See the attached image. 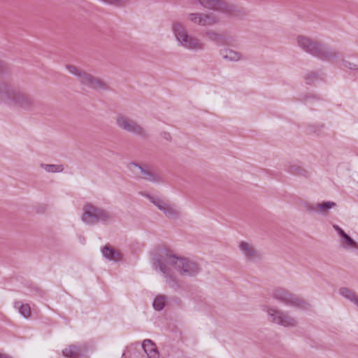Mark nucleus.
<instances>
[{
	"instance_id": "obj_12",
	"label": "nucleus",
	"mask_w": 358,
	"mask_h": 358,
	"mask_svg": "<svg viewBox=\"0 0 358 358\" xmlns=\"http://www.w3.org/2000/svg\"><path fill=\"white\" fill-rule=\"evenodd\" d=\"M187 18L190 22L201 27H211L220 22V17L212 13H190Z\"/></svg>"
},
{
	"instance_id": "obj_23",
	"label": "nucleus",
	"mask_w": 358,
	"mask_h": 358,
	"mask_svg": "<svg viewBox=\"0 0 358 358\" xmlns=\"http://www.w3.org/2000/svg\"><path fill=\"white\" fill-rule=\"evenodd\" d=\"M339 293L346 299L352 301L357 306L358 305V296L353 290L347 287H342L339 289Z\"/></svg>"
},
{
	"instance_id": "obj_1",
	"label": "nucleus",
	"mask_w": 358,
	"mask_h": 358,
	"mask_svg": "<svg viewBox=\"0 0 358 358\" xmlns=\"http://www.w3.org/2000/svg\"><path fill=\"white\" fill-rule=\"evenodd\" d=\"M0 102L35 115L44 113L46 108L41 100L13 83L4 81H0Z\"/></svg>"
},
{
	"instance_id": "obj_22",
	"label": "nucleus",
	"mask_w": 358,
	"mask_h": 358,
	"mask_svg": "<svg viewBox=\"0 0 358 358\" xmlns=\"http://www.w3.org/2000/svg\"><path fill=\"white\" fill-rule=\"evenodd\" d=\"M14 308H16L24 318H29L31 315V307L28 303H23L20 301H15Z\"/></svg>"
},
{
	"instance_id": "obj_10",
	"label": "nucleus",
	"mask_w": 358,
	"mask_h": 358,
	"mask_svg": "<svg viewBox=\"0 0 358 358\" xmlns=\"http://www.w3.org/2000/svg\"><path fill=\"white\" fill-rule=\"evenodd\" d=\"M82 220L87 224H94L99 222L108 221L112 218L110 213L103 208H100L87 203L84 206Z\"/></svg>"
},
{
	"instance_id": "obj_14",
	"label": "nucleus",
	"mask_w": 358,
	"mask_h": 358,
	"mask_svg": "<svg viewBox=\"0 0 358 358\" xmlns=\"http://www.w3.org/2000/svg\"><path fill=\"white\" fill-rule=\"evenodd\" d=\"M148 197L150 201L158 208L159 210L164 213L166 217L169 219H176L178 217L179 212L173 205H171L159 198L151 196H148Z\"/></svg>"
},
{
	"instance_id": "obj_36",
	"label": "nucleus",
	"mask_w": 358,
	"mask_h": 358,
	"mask_svg": "<svg viewBox=\"0 0 358 358\" xmlns=\"http://www.w3.org/2000/svg\"><path fill=\"white\" fill-rule=\"evenodd\" d=\"M357 306H358V304H357Z\"/></svg>"
},
{
	"instance_id": "obj_15",
	"label": "nucleus",
	"mask_w": 358,
	"mask_h": 358,
	"mask_svg": "<svg viewBox=\"0 0 358 358\" xmlns=\"http://www.w3.org/2000/svg\"><path fill=\"white\" fill-rule=\"evenodd\" d=\"M336 206V203L333 201H324L323 203L306 202L304 203L303 207L308 213L327 215L329 210Z\"/></svg>"
},
{
	"instance_id": "obj_16",
	"label": "nucleus",
	"mask_w": 358,
	"mask_h": 358,
	"mask_svg": "<svg viewBox=\"0 0 358 358\" xmlns=\"http://www.w3.org/2000/svg\"><path fill=\"white\" fill-rule=\"evenodd\" d=\"M239 248L248 261H255L260 258V252L255 249L253 245L249 243L241 241L239 243Z\"/></svg>"
},
{
	"instance_id": "obj_2",
	"label": "nucleus",
	"mask_w": 358,
	"mask_h": 358,
	"mask_svg": "<svg viewBox=\"0 0 358 358\" xmlns=\"http://www.w3.org/2000/svg\"><path fill=\"white\" fill-rule=\"evenodd\" d=\"M158 254L182 276L194 277L200 272L199 264L187 258L178 257L166 250H160Z\"/></svg>"
},
{
	"instance_id": "obj_28",
	"label": "nucleus",
	"mask_w": 358,
	"mask_h": 358,
	"mask_svg": "<svg viewBox=\"0 0 358 358\" xmlns=\"http://www.w3.org/2000/svg\"><path fill=\"white\" fill-rule=\"evenodd\" d=\"M320 77L319 76L313 72L308 73L305 76V80L306 81V83L308 85H311L315 83V82L317 80H319Z\"/></svg>"
},
{
	"instance_id": "obj_33",
	"label": "nucleus",
	"mask_w": 358,
	"mask_h": 358,
	"mask_svg": "<svg viewBox=\"0 0 358 358\" xmlns=\"http://www.w3.org/2000/svg\"><path fill=\"white\" fill-rule=\"evenodd\" d=\"M310 96L308 95H301V96L299 98L300 101H306L309 99Z\"/></svg>"
},
{
	"instance_id": "obj_30",
	"label": "nucleus",
	"mask_w": 358,
	"mask_h": 358,
	"mask_svg": "<svg viewBox=\"0 0 358 358\" xmlns=\"http://www.w3.org/2000/svg\"><path fill=\"white\" fill-rule=\"evenodd\" d=\"M333 227L337 231V233L339 234L341 238L346 234L341 227H339L336 224H334Z\"/></svg>"
},
{
	"instance_id": "obj_20",
	"label": "nucleus",
	"mask_w": 358,
	"mask_h": 358,
	"mask_svg": "<svg viewBox=\"0 0 358 358\" xmlns=\"http://www.w3.org/2000/svg\"><path fill=\"white\" fill-rule=\"evenodd\" d=\"M220 55L225 60L230 62H238L242 59V54L229 48H224L220 50Z\"/></svg>"
},
{
	"instance_id": "obj_18",
	"label": "nucleus",
	"mask_w": 358,
	"mask_h": 358,
	"mask_svg": "<svg viewBox=\"0 0 358 358\" xmlns=\"http://www.w3.org/2000/svg\"><path fill=\"white\" fill-rule=\"evenodd\" d=\"M103 256L107 259L113 262H119L122 259V254L120 251L115 250L110 245H106L101 249Z\"/></svg>"
},
{
	"instance_id": "obj_34",
	"label": "nucleus",
	"mask_w": 358,
	"mask_h": 358,
	"mask_svg": "<svg viewBox=\"0 0 358 358\" xmlns=\"http://www.w3.org/2000/svg\"><path fill=\"white\" fill-rule=\"evenodd\" d=\"M0 358H12L11 357L8 356L6 354H1L0 353Z\"/></svg>"
},
{
	"instance_id": "obj_7",
	"label": "nucleus",
	"mask_w": 358,
	"mask_h": 358,
	"mask_svg": "<svg viewBox=\"0 0 358 358\" xmlns=\"http://www.w3.org/2000/svg\"><path fill=\"white\" fill-rule=\"evenodd\" d=\"M269 294L272 299L286 306L300 308H308L310 306V304L304 299L297 296L284 287H274Z\"/></svg>"
},
{
	"instance_id": "obj_17",
	"label": "nucleus",
	"mask_w": 358,
	"mask_h": 358,
	"mask_svg": "<svg viewBox=\"0 0 358 358\" xmlns=\"http://www.w3.org/2000/svg\"><path fill=\"white\" fill-rule=\"evenodd\" d=\"M84 350L80 346L70 345L62 350V354L66 358H81L84 355Z\"/></svg>"
},
{
	"instance_id": "obj_13",
	"label": "nucleus",
	"mask_w": 358,
	"mask_h": 358,
	"mask_svg": "<svg viewBox=\"0 0 358 358\" xmlns=\"http://www.w3.org/2000/svg\"><path fill=\"white\" fill-rule=\"evenodd\" d=\"M129 167L134 173L138 175L140 178L144 180H147L155 183L162 181V178L159 173L151 168L145 167L134 162L130 163Z\"/></svg>"
},
{
	"instance_id": "obj_24",
	"label": "nucleus",
	"mask_w": 358,
	"mask_h": 358,
	"mask_svg": "<svg viewBox=\"0 0 358 358\" xmlns=\"http://www.w3.org/2000/svg\"><path fill=\"white\" fill-rule=\"evenodd\" d=\"M287 171L291 174L297 176L309 177L310 174L307 170L298 164H291L288 166Z\"/></svg>"
},
{
	"instance_id": "obj_11",
	"label": "nucleus",
	"mask_w": 358,
	"mask_h": 358,
	"mask_svg": "<svg viewBox=\"0 0 358 358\" xmlns=\"http://www.w3.org/2000/svg\"><path fill=\"white\" fill-rule=\"evenodd\" d=\"M199 3L202 8L213 11L231 15L235 6L224 0H192V3Z\"/></svg>"
},
{
	"instance_id": "obj_25",
	"label": "nucleus",
	"mask_w": 358,
	"mask_h": 358,
	"mask_svg": "<svg viewBox=\"0 0 358 358\" xmlns=\"http://www.w3.org/2000/svg\"><path fill=\"white\" fill-rule=\"evenodd\" d=\"M341 244L345 249H358V243L347 234L341 237Z\"/></svg>"
},
{
	"instance_id": "obj_26",
	"label": "nucleus",
	"mask_w": 358,
	"mask_h": 358,
	"mask_svg": "<svg viewBox=\"0 0 358 358\" xmlns=\"http://www.w3.org/2000/svg\"><path fill=\"white\" fill-rule=\"evenodd\" d=\"M168 297L166 295H157L153 301V307L156 310H162L166 303Z\"/></svg>"
},
{
	"instance_id": "obj_21",
	"label": "nucleus",
	"mask_w": 358,
	"mask_h": 358,
	"mask_svg": "<svg viewBox=\"0 0 358 358\" xmlns=\"http://www.w3.org/2000/svg\"><path fill=\"white\" fill-rule=\"evenodd\" d=\"M204 36L210 41L217 44H222L225 42V36L213 29H207L205 31Z\"/></svg>"
},
{
	"instance_id": "obj_35",
	"label": "nucleus",
	"mask_w": 358,
	"mask_h": 358,
	"mask_svg": "<svg viewBox=\"0 0 358 358\" xmlns=\"http://www.w3.org/2000/svg\"><path fill=\"white\" fill-rule=\"evenodd\" d=\"M3 69V63L0 61V70Z\"/></svg>"
},
{
	"instance_id": "obj_5",
	"label": "nucleus",
	"mask_w": 358,
	"mask_h": 358,
	"mask_svg": "<svg viewBox=\"0 0 358 358\" xmlns=\"http://www.w3.org/2000/svg\"><path fill=\"white\" fill-rule=\"evenodd\" d=\"M68 71L74 75L80 85L93 90H108V84L101 78L96 77L85 70L71 64L66 66Z\"/></svg>"
},
{
	"instance_id": "obj_3",
	"label": "nucleus",
	"mask_w": 358,
	"mask_h": 358,
	"mask_svg": "<svg viewBox=\"0 0 358 358\" xmlns=\"http://www.w3.org/2000/svg\"><path fill=\"white\" fill-rule=\"evenodd\" d=\"M299 46L304 51L324 60H331L339 56V52L307 36L297 38Z\"/></svg>"
},
{
	"instance_id": "obj_6",
	"label": "nucleus",
	"mask_w": 358,
	"mask_h": 358,
	"mask_svg": "<svg viewBox=\"0 0 358 358\" xmlns=\"http://www.w3.org/2000/svg\"><path fill=\"white\" fill-rule=\"evenodd\" d=\"M152 263L153 268L163 274L165 283L170 289L174 292H178L182 289V285L174 275L173 268L158 253L152 257Z\"/></svg>"
},
{
	"instance_id": "obj_31",
	"label": "nucleus",
	"mask_w": 358,
	"mask_h": 358,
	"mask_svg": "<svg viewBox=\"0 0 358 358\" xmlns=\"http://www.w3.org/2000/svg\"><path fill=\"white\" fill-rule=\"evenodd\" d=\"M343 66L350 69H356L357 65L349 62L344 61Z\"/></svg>"
},
{
	"instance_id": "obj_8",
	"label": "nucleus",
	"mask_w": 358,
	"mask_h": 358,
	"mask_svg": "<svg viewBox=\"0 0 358 358\" xmlns=\"http://www.w3.org/2000/svg\"><path fill=\"white\" fill-rule=\"evenodd\" d=\"M262 310L266 313L268 317V321L282 325L285 327H295L298 322L288 312L283 311L275 307H271L266 304L261 306Z\"/></svg>"
},
{
	"instance_id": "obj_27",
	"label": "nucleus",
	"mask_w": 358,
	"mask_h": 358,
	"mask_svg": "<svg viewBox=\"0 0 358 358\" xmlns=\"http://www.w3.org/2000/svg\"><path fill=\"white\" fill-rule=\"evenodd\" d=\"M41 167L45 169V171L49 173H59L64 170V166L62 164H41Z\"/></svg>"
},
{
	"instance_id": "obj_9",
	"label": "nucleus",
	"mask_w": 358,
	"mask_h": 358,
	"mask_svg": "<svg viewBox=\"0 0 358 358\" xmlns=\"http://www.w3.org/2000/svg\"><path fill=\"white\" fill-rule=\"evenodd\" d=\"M115 123L119 129L124 131L143 138L148 137L147 131L142 125L124 114H117L115 117Z\"/></svg>"
},
{
	"instance_id": "obj_32",
	"label": "nucleus",
	"mask_w": 358,
	"mask_h": 358,
	"mask_svg": "<svg viewBox=\"0 0 358 358\" xmlns=\"http://www.w3.org/2000/svg\"><path fill=\"white\" fill-rule=\"evenodd\" d=\"M161 136L162 137L166 140V141H171V134L167 132V131H163L162 134H161Z\"/></svg>"
},
{
	"instance_id": "obj_29",
	"label": "nucleus",
	"mask_w": 358,
	"mask_h": 358,
	"mask_svg": "<svg viewBox=\"0 0 358 358\" xmlns=\"http://www.w3.org/2000/svg\"><path fill=\"white\" fill-rule=\"evenodd\" d=\"M101 1L106 3L110 5L115 6H121L127 0H101Z\"/></svg>"
},
{
	"instance_id": "obj_4",
	"label": "nucleus",
	"mask_w": 358,
	"mask_h": 358,
	"mask_svg": "<svg viewBox=\"0 0 358 358\" xmlns=\"http://www.w3.org/2000/svg\"><path fill=\"white\" fill-rule=\"evenodd\" d=\"M172 31L179 45L184 48L191 50H201L205 48V43L199 38L189 35L181 22H174Z\"/></svg>"
},
{
	"instance_id": "obj_19",
	"label": "nucleus",
	"mask_w": 358,
	"mask_h": 358,
	"mask_svg": "<svg viewBox=\"0 0 358 358\" xmlns=\"http://www.w3.org/2000/svg\"><path fill=\"white\" fill-rule=\"evenodd\" d=\"M142 348L148 358H159V354L155 343L150 339H145L142 343Z\"/></svg>"
}]
</instances>
